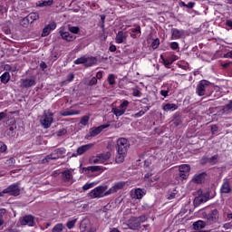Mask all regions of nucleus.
Instances as JSON below:
<instances>
[{
	"mask_svg": "<svg viewBox=\"0 0 232 232\" xmlns=\"http://www.w3.org/2000/svg\"><path fill=\"white\" fill-rule=\"evenodd\" d=\"M108 195H110V192L107 186L96 187L89 193L91 198H102L103 197H108Z\"/></svg>",
	"mask_w": 232,
	"mask_h": 232,
	"instance_id": "f257e3e1",
	"label": "nucleus"
},
{
	"mask_svg": "<svg viewBox=\"0 0 232 232\" xmlns=\"http://www.w3.org/2000/svg\"><path fill=\"white\" fill-rule=\"evenodd\" d=\"M211 88H213V83L206 80H202L197 86L196 93L199 97H203V95H206V92H209Z\"/></svg>",
	"mask_w": 232,
	"mask_h": 232,
	"instance_id": "f03ea898",
	"label": "nucleus"
},
{
	"mask_svg": "<svg viewBox=\"0 0 232 232\" xmlns=\"http://www.w3.org/2000/svg\"><path fill=\"white\" fill-rule=\"evenodd\" d=\"M128 106H130V102L127 100L123 101L119 107L112 108L111 111L114 113L116 117H121L126 113V110H128Z\"/></svg>",
	"mask_w": 232,
	"mask_h": 232,
	"instance_id": "7ed1b4c3",
	"label": "nucleus"
},
{
	"mask_svg": "<svg viewBox=\"0 0 232 232\" xmlns=\"http://www.w3.org/2000/svg\"><path fill=\"white\" fill-rule=\"evenodd\" d=\"M13 195L14 197H17L19 193H21V189L19 188V184H13L9 186L7 188L4 189L0 192V197H5V194Z\"/></svg>",
	"mask_w": 232,
	"mask_h": 232,
	"instance_id": "20e7f679",
	"label": "nucleus"
},
{
	"mask_svg": "<svg viewBox=\"0 0 232 232\" xmlns=\"http://www.w3.org/2000/svg\"><path fill=\"white\" fill-rule=\"evenodd\" d=\"M40 122L43 127L50 128L52 122H53V114L50 111H44V115L40 118Z\"/></svg>",
	"mask_w": 232,
	"mask_h": 232,
	"instance_id": "39448f33",
	"label": "nucleus"
},
{
	"mask_svg": "<svg viewBox=\"0 0 232 232\" xmlns=\"http://www.w3.org/2000/svg\"><path fill=\"white\" fill-rule=\"evenodd\" d=\"M215 197V192L213 191H207L201 196L196 197L194 199V204L196 206H199V204H202V202H208L209 198H213Z\"/></svg>",
	"mask_w": 232,
	"mask_h": 232,
	"instance_id": "423d86ee",
	"label": "nucleus"
},
{
	"mask_svg": "<svg viewBox=\"0 0 232 232\" xmlns=\"http://www.w3.org/2000/svg\"><path fill=\"white\" fill-rule=\"evenodd\" d=\"M66 155V150L61 148L55 150L51 155L45 158L46 162H50V160H55L57 159H61Z\"/></svg>",
	"mask_w": 232,
	"mask_h": 232,
	"instance_id": "0eeeda50",
	"label": "nucleus"
},
{
	"mask_svg": "<svg viewBox=\"0 0 232 232\" xmlns=\"http://www.w3.org/2000/svg\"><path fill=\"white\" fill-rule=\"evenodd\" d=\"M110 157H111V154L110 152H106L103 154H100L96 157H92L91 159V162H93L94 164H102L106 162V160H108Z\"/></svg>",
	"mask_w": 232,
	"mask_h": 232,
	"instance_id": "6e6552de",
	"label": "nucleus"
},
{
	"mask_svg": "<svg viewBox=\"0 0 232 232\" xmlns=\"http://www.w3.org/2000/svg\"><path fill=\"white\" fill-rule=\"evenodd\" d=\"M117 150L120 151H123L124 153H128V150H130V142L128 140L124 138H121L117 140Z\"/></svg>",
	"mask_w": 232,
	"mask_h": 232,
	"instance_id": "1a4fd4ad",
	"label": "nucleus"
},
{
	"mask_svg": "<svg viewBox=\"0 0 232 232\" xmlns=\"http://www.w3.org/2000/svg\"><path fill=\"white\" fill-rule=\"evenodd\" d=\"M74 64H84V66H93L95 64V58L93 57H81L74 61Z\"/></svg>",
	"mask_w": 232,
	"mask_h": 232,
	"instance_id": "9d476101",
	"label": "nucleus"
},
{
	"mask_svg": "<svg viewBox=\"0 0 232 232\" xmlns=\"http://www.w3.org/2000/svg\"><path fill=\"white\" fill-rule=\"evenodd\" d=\"M179 177L182 180H186L188 177H189V171L191 170V167L188 164L180 165L179 167Z\"/></svg>",
	"mask_w": 232,
	"mask_h": 232,
	"instance_id": "9b49d317",
	"label": "nucleus"
},
{
	"mask_svg": "<svg viewBox=\"0 0 232 232\" xmlns=\"http://www.w3.org/2000/svg\"><path fill=\"white\" fill-rule=\"evenodd\" d=\"M59 33L62 39H63L64 41L72 42V41H75L76 39V36L67 32L64 29V27H61Z\"/></svg>",
	"mask_w": 232,
	"mask_h": 232,
	"instance_id": "f8f14e48",
	"label": "nucleus"
},
{
	"mask_svg": "<svg viewBox=\"0 0 232 232\" xmlns=\"http://www.w3.org/2000/svg\"><path fill=\"white\" fill-rule=\"evenodd\" d=\"M20 84L22 88H32L35 86V78L22 79Z\"/></svg>",
	"mask_w": 232,
	"mask_h": 232,
	"instance_id": "ddd939ff",
	"label": "nucleus"
},
{
	"mask_svg": "<svg viewBox=\"0 0 232 232\" xmlns=\"http://www.w3.org/2000/svg\"><path fill=\"white\" fill-rule=\"evenodd\" d=\"M55 28H57V24H55V22L50 23L48 25H46L44 28V31L42 33V37H46V36L50 35V33L52 31L55 30Z\"/></svg>",
	"mask_w": 232,
	"mask_h": 232,
	"instance_id": "4468645a",
	"label": "nucleus"
},
{
	"mask_svg": "<svg viewBox=\"0 0 232 232\" xmlns=\"http://www.w3.org/2000/svg\"><path fill=\"white\" fill-rule=\"evenodd\" d=\"M102 130H104V126L91 129L89 134L85 136V139L90 140V137H97V135H99Z\"/></svg>",
	"mask_w": 232,
	"mask_h": 232,
	"instance_id": "2eb2a0df",
	"label": "nucleus"
},
{
	"mask_svg": "<svg viewBox=\"0 0 232 232\" xmlns=\"http://www.w3.org/2000/svg\"><path fill=\"white\" fill-rule=\"evenodd\" d=\"M21 226H35V219L32 216H25L21 220Z\"/></svg>",
	"mask_w": 232,
	"mask_h": 232,
	"instance_id": "dca6fc26",
	"label": "nucleus"
},
{
	"mask_svg": "<svg viewBox=\"0 0 232 232\" xmlns=\"http://www.w3.org/2000/svg\"><path fill=\"white\" fill-rule=\"evenodd\" d=\"M161 108L163 111L168 113L169 111H175L176 110H179V105L175 103H163Z\"/></svg>",
	"mask_w": 232,
	"mask_h": 232,
	"instance_id": "f3484780",
	"label": "nucleus"
},
{
	"mask_svg": "<svg viewBox=\"0 0 232 232\" xmlns=\"http://www.w3.org/2000/svg\"><path fill=\"white\" fill-rule=\"evenodd\" d=\"M124 186H126V183L122 181L114 183L113 186L108 190L109 195H111V193H117V191H119V189H122Z\"/></svg>",
	"mask_w": 232,
	"mask_h": 232,
	"instance_id": "a211bd4d",
	"label": "nucleus"
},
{
	"mask_svg": "<svg viewBox=\"0 0 232 232\" xmlns=\"http://www.w3.org/2000/svg\"><path fill=\"white\" fill-rule=\"evenodd\" d=\"M206 172L196 174L192 179V182H195L196 184H202V182L206 180Z\"/></svg>",
	"mask_w": 232,
	"mask_h": 232,
	"instance_id": "6ab92c4d",
	"label": "nucleus"
},
{
	"mask_svg": "<svg viewBox=\"0 0 232 232\" xmlns=\"http://www.w3.org/2000/svg\"><path fill=\"white\" fill-rule=\"evenodd\" d=\"M92 146H93V143H89V144L79 147L76 151L77 155H84L86 151L92 150Z\"/></svg>",
	"mask_w": 232,
	"mask_h": 232,
	"instance_id": "aec40b11",
	"label": "nucleus"
},
{
	"mask_svg": "<svg viewBox=\"0 0 232 232\" xmlns=\"http://www.w3.org/2000/svg\"><path fill=\"white\" fill-rule=\"evenodd\" d=\"M132 220H136L137 222L134 225H131L130 223V229H137L141 222H146V218L141 216L140 218H132Z\"/></svg>",
	"mask_w": 232,
	"mask_h": 232,
	"instance_id": "412c9836",
	"label": "nucleus"
},
{
	"mask_svg": "<svg viewBox=\"0 0 232 232\" xmlns=\"http://www.w3.org/2000/svg\"><path fill=\"white\" fill-rule=\"evenodd\" d=\"M127 155H128V152H123L121 150H117V156H116L117 164H122Z\"/></svg>",
	"mask_w": 232,
	"mask_h": 232,
	"instance_id": "4be33fe9",
	"label": "nucleus"
},
{
	"mask_svg": "<svg viewBox=\"0 0 232 232\" xmlns=\"http://www.w3.org/2000/svg\"><path fill=\"white\" fill-rule=\"evenodd\" d=\"M160 57L162 59L165 66H169V64H173V63H175V61L179 60V56H177V55H172L167 59H164V57L162 55Z\"/></svg>",
	"mask_w": 232,
	"mask_h": 232,
	"instance_id": "5701e85b",
	"label": "nucleus"
},
{
	"mask_svg": "<svg viewBox=\"0 0 232 232\" xmlns=\"http://www.w3.org/2000/svg\"><path fill=\"white\" fill-rule=\"evenodd\" d=\"M172 39H180L184 35V30H179L176 28L171 29Z\"/></svg>",
	"mask_w": 232,
	"mask_h": 232,
	"instance_id": "b1692460",
	"label": "nucleus"
},
{
	"mask_svg": "<svg viewBox=\"0 0 232 232\" xmlns=\"http://www.w3.org/2000/svg\"><path fill=\"white\" fill-rule=\"evenodd\" d=\"M145 195V192L144 190L140 189V188H136L135 190H132L131 191V197L133 198H142V197H144Z\"/></svg>",
	"mask_w": 232,
	"mask_h": 232,
	"instance_id": "393cba45",
	"label": "nucleus"
},
{
	"mask_svg": "<svg viewBox=\"0 0 232 232\" xmlns=\"http://www.w3.org/2000/svg\"><path fill=\"white\" fill-rule=\"evenodd\" d=\"M126 37H128V34L122 31H120L116 35V43H118V44H122Z\"/></svg>",
	"mask_w": 232,
	"mask_h": 232,
	"instance_id": "a878e982",
	"label": "nucleus"
},
{
	"mask_svg": "<svg viewBox=\"0 0 232 232\" xmlns=\"http://www.w3.org/2000/svg\"><path fill=\"white\" fill-rule=\"evenodd\" d=\"M52 5H53V0H41L36 3V6H40V8H43L44 6H52Z\"/></svg>",
	"mask_w": 232,
	"mask_h": 232,
	"instance_id": "bb28decb",
	"label": "nucleus"
},
{
	"mask_svg": "<svg viewBox=\"0 0 232 232\" xmlns=\"http://www.w3.org/2000/svg\"><path fill=\"white\" fill-rule=\"evenodd\" d=\"M193 227L196 231H198L200 229H204L206 227V222L199 220L193 224Z\"/></svg>",
	"mask_w": 232,
	"mask_h": 232,
	"instance_id": "cd10ccee",
	"label": "nucleus"
},
{
	"mask_svg": "<svg viewBox=\"0 0 232 232\" xmlns=\"http://www.w3.org/2000/svg\"><path fill=\"white\" fill-rule=\"evenodd\" d=\"M209 222H217L218 220V210H212L208 216Z\"/></svg>",
	"mask_w": 232,
	"mask_h": 232,
	"instance_id": "c85d7f7f",
	"label": "nucleus"
},
{
	"mask_svg": "<svg viewBox=\"0 0 232 232\" xmlns=\"http://www.w3.org/2000/svg\"><path fill=\"white\" fill-rule=\"evenodd\" d=\"M81 113V111H63L61 112V115H63V117H68L70 115H79Z\"/></svg>",
	"mask_w": 232,
	"mask_h": 232,
	"instance_id": "c756f323",
	"label": "nucleus"
},
{
	"mask_svg": "<svg viewBox=\"0 0 232 232\" xmlns=\"http://www.w3.org/2000/svg\"><path fill=\"white\" fill-rule=\"evenodd\" d=\"M39 19V14L37 13H31L27 15L26 21H30V24L34 23V21H37Z\"/></svg>",
	"mask_w": 232,
	"mask_h": 232,
	"instance_id": "7c9ffc66",
	"label": "nucleus"
},
{
	"mask_svg": "<svg viewBox=\"0 0 232 232\" xmlns=\"http://www.w3.org/2000/svg\"><path fill=\"white\" fill-rule=\"evenodd\" d=\"M231 191V187L227 181L224 182L221 187V193H229Z\"/></svg>",
	"mask_w": 232,
	"mask_h": 232,
	"instance_id": "2f4dec72",
	"label": "nucleus"
},
{
	"mask_svg": "<svg viewBox=\"0 0 232 232\" xmlns=\"http://www.w3.org/2000/svg\"><path fill=\"white\" fill-rule=\"evenodd\" d=\"M1 82H3V84H6L8 83V81H10V73L9 72H4L1 77Z\"/></svg>",
	"mask_w": 232,
	"mask_h": 232,
	"instance_id": "473e14b6",
	"label": "nucleus"
},
{
	"mask_svg": "<svg viewBox=\"0 0 232 232\" xmlns=\"http://www.w3.org/2000/svg\"><path fill=\"white\" fill-rule=\"evenodd\" d=\"M97 184H99L98 181L86 183L85 185H83L82 189H83V191H88V189H92V188H94V186H97Z\"/></svg>",
	"mask_w": 232,
	"mask_h": 232,
	"instance_id": "72a5a7b5",
	"label": "nucleus"
},
{
	"mask_svg": "<svg viewBox=\"0 0 232 232\" xmlns=\"http://www.w3.org/2000/svg\"><path fill=\"white\" fill-rule=\"evenodd\" d=\"M76 223H77V218H71L68 220L66 226L68 229H73Z\"/></svg>",
	"mask_w": 232,
	"mask_h": 232,
	"instance_id": "f704fd0d",
	"label": "nucleus"
},
{
	"mask_svg": "<svg viewBox=\"0 0 232 232\" xmlns=\"http://www.w3.org/2000/svg\"><path fill=\"white\" fill-rule=\"evenodd\" d=\"M63 229H64L63 223H58L53 227V232H61Z\"/></svg>",
	"mask_w": 232,
	"mask_h": 232,
	"instance_id": "c9c22d12",
	"label": "nucleus"
},
{
	"mask_svg": "<svg viewBox=\"0 0 232 232\" xmlns=\"http://www.w3.org/2000/svg\"><path fill=\"white\" fill-rule=\"evenodd\" d=\"M89 121H90V116L85 115L83 117H82L80 122H81V124H82V126H87Z\"/></svg>",
	"mask_w": 232,
	"mask_h": 232,
	"instance_id": "e433bc0d",
	"label": "nucleus"
},
{
	"mask_svg": "<svg viewBox=\"0 0 232 232\" xmlns=\"http://www.w3.org/2000/svg\"><path fill=\"white\" fill-rule=\"evenodd\" d=\"M63 177L65 180H70L72 179V172L70 170H65L63 173Z\"/></svg>",
	"mask_w": 232,
	"mask_h": 232,
	"instance_id": "4c0bfd02",
	"label": "nucleus"
},
{
	"mask_svg": "<svg viewBox=\"0 0 232 232\" xmlns=\"http://www.w3.org/2000/svg\"><path fill=\"white\" fill-rule=\"evenodd\" d=\"M160 44V40H159V38H157L152 42L151 46H152L153 50H157V48H159Z\"/></svg>",
	"mask_w": 232,
	"mask_h": 232,
	"instance_id": "58836bf2",
	"label": "nucleus"
},
{
	"mask_svg": "<svg viewBox=\"0 0 232 232\" xmlns=\"http://www.w3.org/2000/svg\"><path fill=\"white\" fill-rule=\"evenodd\" d=\"M218 161V156H213L212 158L207 160V162H209L210 164H217Z\"/></svg>",
	"mask_w": 232,
	"mask_h": 232,
	"instance_id": "ea45409f",
	"label": "nucleus"
},
{
	"mask_svg": "<svg viewBox=\"0 0 232 232\" xmlns=\"http://www.w3.org/2000/svg\"><path fill=\"white\" fill-rule=\"evenodd\" d=\"M108 82H109V84H111V85L115 84V75L110 74V75L108 76Z\"/></svg>",
	"mask_w": 232,
	"mask_h": 232,
	"instance_id": "a19ab883",
	"label": "nucleus"
},
{
	"mask_svg": "<svg viewBox=\"0 0 232 232\" xmlns=\"http://www.w3.org/2000/svg\"><path fill=\"white\" fill-rule=\"evenodd\" d=\"M5 164L6 166H14V164H15V160L14 158L7 159Z\"/></svg>",
	"mask_w": 232,
	"mask_h": 232,
	"instance_id": "79ce46f5",
	"label": "nucleus"
},
{
	"mask_svg": "<svg viewBox=\"0 0 232 232\" xmlns=\"http://www.w3.org/2000/svg\"><path fill=\"white\" fill-rule=\"evenodd\" d=\"M28 16L24 17L21 22L20 24H22V26H28V24H30V20H27Z\"/></svg>",
	"mask_w": 232,
	"mask_h": 232,
	"instance_id": "37998d69",
	"label": "nucleus"
},
{
	"mask_svg": "<svg viewBox=\"0 0 232 232\" xmlns=\"http://www.w3.org/2000/svg\"><path fill=\"white\" fill-rule=\"evenodd\" d=\"M69 32H71V34H79V27L71 26L69 27Z\"/></svg>",
	"mask_w": 232,
	"mask_h": 232,
	"instance_id": "c03bdc74",
	"label": "nucleus"
},
{
	"mask_svg": "<svg viewBox=\"0 0 232 232\" xmlns=\"http://www.w3.org/2000/svg\"><path fill=\"white\" fill-rule=\"evenodd\" d=\"M7 147L3 141H0V153H5Z\"/></svg>",
	"mask_w": 232,
	"mask_h": 232,
	"instance_id": "a18cd8bd",
	"label": "nucleus"
},
{
	"mask_svg": "<svg viewBox=\"0 0 232 232\" xmlns=\"http://www.w3.org/2000/svg\"><path fill=\"white\" fill-rule=\"evenodd\" d=\"M170 48L171 50H179V43L177 42L170 43Z\"/></svg>",
	"mask_w": 232,
	"mask_h": 232,
	"instance_id": "49530a36",
	"label": "nucleus"
},
{
	"mask_svg": "<svg viewBox=\"0 0 232 232\" xmlns=\"http://www.w3.org/2000/svg\"><path fill=\"white\" fill-rule=\"evenodd\" d=\"M144 113H146V111H140L138 113H135V114L133 115V117H134L135 119H139L140 117H142V115H144Z\"/></svg>",
	"mask_w": 232,
	"mask_h": 232,
	"instance_id": "de8ad7c7",
	"label": "nucleus"
},
{
	"mask_svg": "<svg viewBox=\"0 0 232 232\" xmlns=\"http://www.w3.org/2000/svg\"><path fill=\"white\" fill-rule=\"evenodd\" d=\"M97 169H99V167H88L87 169H85V171H97Z\"/></svg>",
	"mask_w": 232,
	"mask_h": 232,
	"instance_id": "09e8293b",
	"label": "nucleus"
},
{
	"mask_svg": "<svg viewBox=\"0 0 232 232\" xmlns=\"http://www.w3.org/2000/svg\"><path fill=\"white\" fill-rule=\"evenodd\" d=\"M160 95H162V97H168V93H169V91L168 90H161L160 92Z\"/></svg>",
	"mask_w": 232,
	"mask_h": 232,
	"instance_id": "8fccbe9b",
	"label": "nucleus"
},
{
	"mask_svg": "<svg viewBox=\"0 0 232 232\" xmlns=\"http://www.w3.org/2000/svg\"><path fill=\"white\" fill-rule=\"evenodd\" d=\"M137 224V220H133V218L129 220V224L127 225V227L130 228V226H135Z\"/></svg>",
	"mask_w": 232,
	"mask_h": 232,
	"instance_id": "3c124183",
	"label": "nucleus"
},
{
	"mask_svg": "<svg viewBox=\"0 0 232 232\" xmlns=\"http://www.w3.org/2000/svg\"><path fill=\"white\" fill-rule=\"evenodd\" d=\"M132 34H140V26L131 29Z\"/></svg>",
	"mask_w": 232,
	"mask_h": 232,
	"instance_id": "603ef678",
	"label": "nucleus"
},
{
	"mask_svg": "<svg viewBox=\"0 0 232 232\" xmlns=\"http://www.w3.org/2000/svg\"><path fill=\"white\" fill-rule=\"evenodd\" d=\"M132 95H133L134 97H140V91H139V90H133Z\"/></svg>",
	"mask_w": 232,
	"mask_h": 232,
	"instance_id": "864d4df0",
	"label": "nucleus"
},
{
	"mask_svg": "<svg viewBox=\"0 0 232 232\" xmlns=\"http://www.w3.org/2000/svg\"><path fill=\"white\" fill-rule=\"evenodd\" d=\"M74 76L72 73L69 74L68 79L66 80V82H72L73 81Z\"/></svg>",
	"mask_w": 232,
	"mask_h": 232,
	"instance_id": "5fc2aeb1",
	"label": "nucleus"
},
{
	"mask_svg": "<svg viewBox=\"0 0 232 232\" xmlns=\"http://www.w3.org/2000/svg\"><path fill=\"white\" fill-rule=\"evenodd\" d=\"M8 135H11V137H14L15 135V132H14V129L10 128V130L7 131Z\"/></svg>",
	"mask_w": 232,
	"mask_h": 232,
	"instance_id": "6e6d98bb",
	"label": "nucleus"
},
{
	"mask_svg": "<svg viewBox=\"0 0 232 232\" xmlns=\"http://www.w3.org/2000/svg\"><path fill=\"white\" fill-rule=\"evenodd\" d=\"M227 59H232V51L228 52L227 54L224 55Z\"/></svg>",
	"mask_w": 232,
	"mask_h": 232,
	"instance_id": "4d7b16f0",
	"label": "nucleus"
},
{
	"mask_svg": "<svg viewBox=\"0 0 232 232\" xmlns=\"http://www.w3.org/2000/svg\"><path fill=\"white\" fill-rule=\"evenodd\" d=\"M226 24L227 26H229V28L232 29V20H227Z\"/></svg>",
	"mask_w": 232,
	"mask_h": 232,
	"instance_id": "13d9d810",
	"label": "nucleus"
},
{
	"mask_svg": "<svg viewBox=\"0 0 232 232\" xmlns=\"http://www.w3.org/2000/svg\"><path fill=\"white\" fill-rule=\"evenodd\" d=\"M97 79H102V72H98L96 74Z\"/></svg>",
	"mask_w": 232,
	"mask_h": 232,
	"instance_id": "bf43d9fd",
	"label": "nucleus"
},
{
	"mask_svg": "<svg viewBox=\"0 0 232 232\" xmlns=\"http://www.w3.org/2000/svg\"><path fill=\"white\" fill-rule=\"evenodd\" d=\"M218 130V128L217 127V125H213L212 127H211V131H212V133H215V131H217Z\"/></svg>",
	"mask_w": 232,
	"mask_h": 232,
	"instance_id": "052dcab7",
	"label": "nucleus"
},
{
	"mask_svg": "<svg viewBox=\"0 0 232 232\" xmlns=\"http://www.w3.org/2000/svg\"><path fill=\"white\" fill-rule=\"evenodd\" d=\"M5 117H6V113L0 112V121H3V119H5Z\"/></svg>",
	"mask_w": 232,
	"mask_h": 232,
	"instance_id": "680f3d73",
	"label": "nucleus"
},
{
	"mask_svg": "<svg viewBox=\"0 0 232 232\" xmlns=\"http://www.w3.org/2000/svg\"><path fill=\"white\" fill-rule=\"evenodd\" d=\"M0 12H2V14H5V12H6V7L0 5Z\"/></svg>",
	"mask_w": 232,
	"mask_h": 232,
	"instance_id": "e2e57ef3",
	"label": "nucleus"
},
{
	"mask_svg": "<svg viewBox=\"0 0 232 232\" xmlns=\"http://www.w3.org/2000/svg\"><path fill=\"white\" fill-rule=\"evenodd\" d=\"M115 50H117V47L115 45H111L110 46V51L111 52H115Z\"/></svg>",
	"mask_w": 232,
	"mask_h": 232,
	"instance_id": "0e129e2a",
	"label": "nucleus"
},
{
	"mask_svg": "<svg viewBox=\"0 0 232 232\" xmlns=\"http://www.w3.org/2000/svg\"><path fill=\"white\" fill-rule=\"evenodd\" d=\"M193 6H195L194 3L190 2V3L188 4V8H193Z\"/></svg>",
	"mask_w": 232,
	"mask_h": 232,
	"instance_id": "69168bd1",
	"label": "nucleus"
},
{
	"mask_svg": "<svg viewBox=\"0 0 232 232\" xmlns=\"http://www.w3.org/2000/svg\"><path fill=\"white\" fill-rule=\"evenodd\" d=\"M154 180H159V177L156 176V177L150 179L151 182H154Z\"/></svg>",
	"mask_w": 232,
	"mask_h": 232,
	"instance_id": "338daca9",
	"label": "nucleus"
},
{
	"mask_svg": "<svg viewBox=\"0 0 232 232\" xmlns=\"http://www.w3.org/2000/svg\"><path fill=\"white\" fill-rule=\"evenodd\" d=\"M8 232H19V230L15 229V228H11L8 230Z\"/></svg>",
	"mask_w": 232,
	"mask_h": 232,
	"instance_id": "774afa93",
	"label": "nucleus"
}]
</instances>
